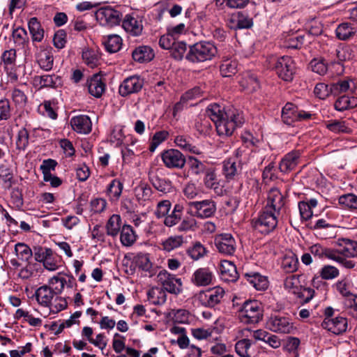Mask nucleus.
Returning a JSON list of instances; mask_svg holds the SVG:
<instances>
[{
	"label": "nucleus",
	"mask_w": 357,
	"mask_h": 357,
	"mask_svg": "<svg viewBox=\"0 0 357 357\" xmlns=\"http://www.w3.org/2000/svg\"><path fill=\"white\" fill-rule=\"evenodd\" d=\"M206 112L214 122L219 135H231L236 128L241 126L245 121L242 113L236 109L225 112L217 103L209 105Z\"/></svg>",
	"instance_id": "obj_1"
},
{
	"label": "nucleus",
	"mask_w": 357,
	"mask_h": 357,
	"mask_svg": "<svg viewBox=\"0 0 357 357\" xmlns=\"http://www.w3.org/2000/svg\"><path fill=\"white\" fill-rule=\"evenodd\" d=\"M217 54L216 47L210 42L202 41L189 47L185 59L192 63L211 60Z\"/></svg>",
	"instance_id": "obj_2"
},
{
	"label": "nucleus",
	"mask_w": 357,
	"mask_h": 357,
	"mask_svg": "<svg viewBox=\"0 0 357 357\" xmlns=\"http://www.w3.org/2000/svg\"><path fill=\"white\" fill-rule=\"evenodd\" d=\"M238 311L241 321L245 324H257L263 317L261 303L256 300L245 301Z\"/></svg>",
	"instance_id": "obj_3"
},
{
	"label": "nucleus",
	"mask_w": 357,
	"mask_h": 357,
	"mask_svg": "<svg viewBox=\"0 0 357 357\" xmlns=\"http://www.w3.org/2000/svg\"><path fill=\"white\" fill-rule=\"evenodd\" d=\"M278 215V213L264 207L259 216L252 220V226L261 234H268L277 226Z\"/></svg>",
	"instance_id": "obj_4"
},
{
	"label": "nucleus",
	"mask_w": 357,
	"mask_h": 357,
	"mask_svg": "<svg viewBox=\"0 0 357 357\" xmlns=\"http://www.w3.org/2000/svg\"><path fill=\"white\" fill-rule=\"evenodd\" d=\"M189 211L192 216L200 218H208L213 216L216 211V204L212 199H204L199 202H190Z\"/></svg>",
	"instance_id": "obj_5"
},
{
	"label": "nucleus",
	"mask_w": 357,
	"mask_h": 357,
	"mask_svg": "<svg viewBox=\"0 0 357 357\" xmlns=\"http://www.w3.org/2000/svg\"><path fill=\"white\" fill-rule=\"evenodd\" d=\"M158 283H160L164 291L178 294L181 291L182 282L181 279L176 278L174 275L167 271H161L157 275Z\"/></svg>",
	"instance_id": "obj_6"
},
{
	"label": "nucleus",
	"mask_w": 357,
	"mask_h": 357,
	"mask_svg": "<svg viewBox=\"0 0 357 357\" xmlns=\"http://www.w3.org/2000/svg\"><path fill=\"white\" fill-rule=\"evenodd\" d=\"M162 160L169 169H182L186 162L183 154L177 149H168L161 154Z\"/></svg>",
	"instance_id": "obj_7"
},
{
	"label": "nucleus",
	"mask_w": 357,
	"mask_h": 357,
	"mask_svg": "<svg viewBox=\"0 0 357 357\" xmlns=\"http://www.w3.org/2000/svg\"><path fill=\"white\" fill-rule=\"evenodd\" d=\"M225 296L224 289L220 287H215L201 292L199 298L204 306L213 307L221 303Z\"/></svg>",
	"instance_id": "obj_8"
},
{
	"label": "nucleus",
	"mask_w": 357,
	"mask_h": 357,
	"mask_svg": "<svg viewBox=\"0 0 357 357\" xmlns=\"http://www.w3.org/2000/svg\"><path fill=\"white\" fill-rule=\"evenodd\" d=\"M144 84V79L138 75H132L126 78L119 88V94L126 97L132 93L139 92Z\"/></svg>",
	"instance_id": "obj_9"
},
{
	"label": "nucleus",
	"mask_w": 357,
	"mask_h": 357,
	"mask_svg": "<svg viewBox=\"0 0 357 357\" xmlns=\"http://www.w3.org/2000/svg\"><path fill=\"white\" fill-rule=\"evenodd\" d=\"M96 17L104 24L113 26L119 24L122 19V14L110 6H105L97 10Z\"/></svg>",
	"instance_id": "obj_10"
},
{
	"label": "nucleus",
	"mask_w": 357,
	"mask_h": 357,
	"mask_svg": "<svg viewBox=\"0 0 357 357\" xmlns=\"http://www.w3.org/2000/svg\"><path fill=\"white\" fill-rule=\"evenodd\" d=\"M218 251L225 255H231L236 250V241L230 234H222L215 239Z\"/></svg>",
	"instance_id": "obj_11"
},
{
	"label": "nucleus",
	"mask_w": 357,
	"mask_h": 357,
	"mask_svg": "<svg viewBox=\"0 0 357 357\" xmlns=\"http://www.w3.org/2000/svg\"><path fill=\"white\" fill-rule=\"evenodd\" d=\"M284 196L278 188H271L264 207L280 214L284 206Z\"/></svg>",
	"instance_id": "obj_12"
},
{
	"label": "nucleus",
	"mask_w": 357,
	"mask_h": 357,
	"mask_svg": "<svg viewBox=\"0 0 357 357\" xmlns=\"http://www.w3.org/2000/svg\"><path fill=\"white\" fill-rule=\"evenodd\" d=\"M213 278V271L208 267H203L194 272L191 281L195 286L205 287L212 283Z\"/></svg>",
	"instance_id": "obj_13"
},
{
	"label": "nucleus",
	"mask_w": 357,
	"mask_h": 357,
	"mask_svg": "<svg viewBox=\"0 0 357 357\" xmlns=\"http://www.w3.org/2000/svg\"><path fill=\"white\" fill-rule=\"evenodd\" d=\"M48 284V285H43L37 289L35 292V296L38 304L43 307H48L51 305V302L56 294L54 288L52 289Z\"/></svg>",
	"instance_id": "obj_14"
},
{
	"label": "nucleus",
	"mask_w": 357,
	"mask_h": 357,
	"mask_svg": "<svg viewBox=\"0 0 357 357\" xmlns=\"http://www.w3.org/2000/svg\"><path fill=\"white\" fill-rule=\"evenodd\" d=\"M268 328L276 333H289L290 332V321L287 317L280 315L271 317L267 322Z\"/></svg>",
	"instance_id": "obj_15"
},
{
	"label": "nucleus",
	"mask_w": 357,
	"mask_h": 357,
	"mask_svg": "<svg viewBox=\"0 0 357 357\" xmlns=\"http://www.w3.org/2000/svg\"><path fill=\"white\" fill-rule=\"evenodd\" d=\"M321 326L334 334L339 335L346 331L347 319L342 317H337L331 320L323 321Z\"/></svg>",
	"instance_id": "obj_16"
},
{
	"label": "nucleus",
	"mask_w": 357,
	"mask_h": 357,
	"mask_svg": "<svg viewBox=\"0 0 357 357\" xmlns=\"http://www.w3.org/2000/svg\"><path fill=\"white\" fill-rule=\"evenodd\" d=\"M204 174V183L206 188L213 190L218 195H222L225 190L218 180L214 169L208 168Z\"/></svg>",
	"instance_id": "obj_17"
},
{
	"label": "nucleus",
	"mask_w": 357,
	"mask_h": 357,
	"mask_svg": "<svg viewBox=\"0 0 357 357\" xmlns=\"http://www.w3.org/2000/svg\"><path fill=\"white\" fill-rule=\"evenodd\" d=\"M89 93L96 97L100 98L105 91V84L99 74L93 75L87 82Z\"/></svg>",
	"instance_id": "obj_18"
},
{
	"label": "nucleus",
	"mask_w": 357,
	"mask_h": 357,
	"mask_svg": "<svg viewBox=\"0 0 357 357\" xmlns=\"http://www.w3.org/2000/svg\"><path fill=\"white\" fill-rule=\"evenodd\" d=\"M70 124L73 129L79 133L87 134L91 130V119L86 115H79L72 118Z\"/></svg>",
	"instance_id": "obj_19"
},
{
	"label": "nucleus",
	"mask_w": 357,
	"mask_h": 357,
	"mask_svg": "<svg viewBox=\"0 0 357 357\" xmlns=\"http://www.w3.org/2000/svg\"><path fill=\"white\" fill-rule=\"evenodd\" d=\"M221 278L226 282H235L238 278V273L234 263L224 260L220 265Z\"/></svg>",
	"instance_id": "obj_20"
},
{
	"label": "nucleus",
	"mask_w": 357,
	"mask_h": 357,
	"mask_svg": "<svg viewBox=\"0 0 357 357\" xmlns=\"http://www.w3.org/2000/svg\"><path fill=\"white\" fill-rule=\"evenodd\" d=\"M149 178L152 185L162 193L170 192L172 190V184L169 179L159 176L155 174L149 173Z\"/></svg>",
	"instance_id": "obj_21"
},
{
	"label": "nucleus",
	"mask_w": 357,
	"mask_h": 357,
	"mask_svg": "<svg viewBox=\"0 0 357 357\" xmlns=\"http://www.w3.org/2000/svg\"><path fill=\"white\" fill-rule=\"evenodd\" d=\"M244 277L257 290L261 291L268 288V281L266 277L263 276L257 272L245 273Z\"/></svg>",
	"instance_id": "obj_22"
},
{
	"label": "nucleus",
	"mask_w": 357,
	"mask_h": 357,
	"mask_svg": "<svg viewBox=\"0 0 357 357\" xmlns=\"http://www.w3.org/2000/svg\"><path fill=\"white\" fill-rule=\"evenodd\" d=\"M349 89H351V91H354L356 89L354 81L349 77L344 79H340L337 82L331 84L330 91H332V94L334 96L344 93Z\"/></svg>",
	"instance_id": "obj_23"
},
{
	"label": "nucleus",
	"mask_w": 357,
	"mask_h": 357,
	"mask_svg": "<svg viewBox=\"0 0 357 357\" xmlns=\"http://www.w3.org/2000/svg\"><path fill=\"white\" fill-rule=\"evenodd\" d=\"M122 26L126 31L133 36L140 35L143 29L142 22L130 15H126L123 20Z\"/></svg>",
	"instance_id": "obj_24"
},
{
	"label": "nucleus",
	"mask_w": 357,
	"mask_h": 357,
	"mask_svg": "<svg viewBox=\"0 0 357 357\" xmlns=\"http://www.w3.org/2000/svg\"><path fill=\"white\" fill-rule=\"evenodd\" d=\"M132 56L135 61L144 63L151 61L154 58V53L149 46H139L132 52Z\"/></svg>",
	"instance_id": "obj_25"
},
{
	"label": "nucleus",
	"mask_w": 357,
	"mask_h": 357,
	"mask_svg": "<svg viewBox=\"0 0 357 357\" xmlns=\"http://www.w3.org/2000/svg\"><path fill=\"white\" fill-rule=\"evenodd\" d=\"M342 243L339 249L335 250V252L347 257H357V241L346 238L342 239Z\"/></svg>",
	"instance_id": "obj_26"
},
{
	"label": "nucleus",
	"mask_w": 357,
	"mask_h": 357,
	"mask_svg": "<svg viewBox=\"0 0 357 357\" xmlns=\"http://www.w3.org/2000/svg\"><path fill=\"white\" fill-rule=\"evenodd\" d=\"M28 26L32 40L33 42H41L44 38V29L38 18L36 17H31L28 22Z\"/></svg>",
	"instance_id": "obj_27"
},
{
	"label": "nucleus",
	"mask_w": 357,
	"mask_h": 357,
	"mask_svg": "<svg viewBox=\"0 0 357 357\" xmlns=\"http://www.w3.org/2000/svg\"><path fill=\"white\" fill-rule=\"evenodd\" d=\"M123 189V184L119 179H113L106 189V195L111 202L119 199Z\"/></svg>",
	"instance_id": "obj_28"
},
{
	"label": "nucleus",
	"mask_w": 357,
	"mask_h": 357,
	"mask_svg": "<svg viewBox=\"0 0 357 357\" xmlns=\"http://www.w3.org/2000/svg\"><path fill=\"white\" fill-rule=\"evenodd\" d=\"M289 56H283L280 57L275 65V70L278 76L284 81H289L290 75H289Z\"/></svg>",
	"instance_id": "obj_29"
},
{
	"label": "nucleus",
	"mask_w": 357,
	"mask_h": 357,
	"mask_svg": "<svg viewBox=\"0 0 357 357\" xmlns=\"http://www.w3.org/2000/svg\"><path fill=\"white\" fill-rule=\"evenodd\" d=\"M137 236L130 225H124L121 230L120 240L124 246H131L136 241Z\"/></svg>",
	"instance_id": "obj_30"
},
{
	"label": "nucleus",
	"mask_w": 357,
	"mask_h": 357,
	"mask_svg": "<svg viewBox=\"0 0 357 357\" xmlns=\"http://www.w3.org/2000/svg\"><path fill=\"white\" fill-rule=\"evenodd\" d=\"M104 39L102 43L107 51L110 53H114L120 50L122 45V39L119 36L116 34L109 35L107 37H104Z\"/></svg>",
	"instance_id": "obj_31"
},
{
	"label": "nucleus",
	"mask_w": 357,
	"mask_h": 357,
	"mask_svg": "<svg viewBox=\"0 0 357 357\" xmlns=\"http://www.w3.org/2000/svg\"><path fill=\"white\" fill-rule=\"evenodd\" d=\"M240 84L248 93H252L259 87L257 77L251 73L245 75L240 81Z\"/></svg>",
	"instance_id": "obj_32"
},
{
	"label": "nucleus",
	"mask_w": 357,
	"mask_h": 357,
	"mask_svg": "<svg viewBox=\"0 0 357 357\" xmlns=\"http://www.w3.org/2000/svg\"><path fill=\"white\" fill-rule=\"evenodd\" d=\"M35 79L38 80L41 87L56 88L61 84V79L56 75H44L36 77Z\"/></svg>",
	"instance_id": "obj_33"
},
{
	"label": "nucleus",
	"mask_w": 357,
	"mask_h": 357,
	"mask_svg": "<svg viewBox=\"0 0 357 357\" xmlns=\"http://www.w3.org/2000/svg\"><path fill=\"white\" fill-rule=\"evenodd\" d=\"M357 106V98L354 96H342L335 102V108L338 111H344Z\"/></svg>",
	"instance_id": "obj_34"
},
{
	"label": "nucleus",
	"mask_w": 357,
	"mask_h": 357,
	"mask_svg": "<svg viewBox=\"0 0 357 357\" xmlns=\"http://www.w3.org/2000/svg\"><path fill=\"white\" fill-rule=\"evenodd\" d=\"M148 299L154 305H161L166 301V294L159 287H153L148 293Z\"/></svg>",
	"instance_id": "obj_35"
},
{
	"label": "nucleus",
	"mask_w": 357,
	"mask_h": 357,
	"mask_svg": "<svg viewBox=\"0 0 357 357\" xmlns=\"http://www.w3.org/2000/svg\"><path fill=\"white\" fill-rule=\"evenodd\" d=\"M310 250L314 257H317L319 259L326 257L329 259H331L332 258L334 257V249L328 248L319 244H315L312 245L310 248Z\"/></svg>",
	"instance_id": "obj_36"
},
{
	"label": "nucleus",
	"mask_w": 357,
	"mask_h": 357,
	"mask_svg": "<svg viewBox=\"0 0 357 357\" xmlns=\"http://www.w3.org/2000/svg\"><path fill=\"white\" fill-rule=\"evenodd\" d=\"M174 142L177 146L181 149L190 151L195 154H200L201 152L196 146L192 145L190 143V139L183 135L176 136L174 139Z\"/></svg>",
	"instance_id": "obj_37"
},
{
	"label": "nucleus",
	"mask_w": 357,
	"mask_h": 357,
	"mask_svg": "<svg viewBox=\"0 0 357 357\" xmlns=\"http://www.w3.org/2000/svg\"><path fill=\"white\" fill-rule=\"evenodd\" d=\"M82 59L90 68H93L99 64L100 56L97 51L86 49L82 52Z\"/></svg>",
	"instance_id": "obj_38"
},
{
	"label": "nucleus",
	"mask_w": 357,
	"mask_h": 357,
	"mask_svg": "<svg viewBox=\"0 0 357 357\" xmlns=\"http://www.w3.org/2000/svg\"><path fill=\"white\" fill-rule=\"evenodd\" d=\"M37 61L40 67L43 70L47 71L52 68L54 59L48 51H41L38 55Z\"/></svg>",
	"instance_id": "obj_39"
},
{
	"label": "nucleus",
	"mask_w": 357,
	"mask_h": 357,
	"mask_svg": "<svg viewBox=\"0 0 357 357\" xmlns=\"http://www.w3.org/2000/svg\"><path fill=\"white\" fill-rule=\"evenodd\" d=\"M121 218L119 215H112L109 219L107 225V234L112 236H116L121 229Z\"/></svg>",
	"instance_id": "obj_40"
},
{
	"label": "nucleus",
	"mask_w": 357,
	"mask_h": 357,
	"mask_svg": "<svg viewBox=\"0 0 357 357\" xmlns=\"http://www.w3.org/2000/svg\"><path fill=\"white\" fill-rule=\"evenodd\" d=\"M220 71L223 77H231L237 72V62L229 59L223 61L220 66Z\"/></svg>",
	"instance_id": "obj_41"
},
{
	"label": "nucleus",
	"mask_w": 357,
	"mask_h": 357,
	"mask_svg": "<svg viewBox=\"0 0 357 357\" xmlns=\"http://www.w3.org/2000/svg\"><path fill=\"white\" fill-rule=\"evenodd\" d=\"M187 253L193 260H198L206 255L207 250L200 242L197 241L187 250Z\"/></svg>",
	"instance_id": "obj_42"
},
{
	"label": "nucleus",
	"mask_w": 357,
	"mask_h": 357,
	"mask_svg": "<svg viewBox=\"0 0 357 357\" xmlns=\"http://www.w3.org/2000/svg\"><path fill=\"white\" fill-rule=\"evenodd\" d=\"M15 251L19 259L28 261L33 256L31 249L24 243H17L15 246Z\"/></svg>",
	"instance_id": "obj_43"
},
{
	"label": "nucleus",
	"mask_w": 357,
	"mask_h": 357,
	"mask_svg": "<svg viewBox=\"0 0 357 357\" xmlns=\"http://www.w3.org/2000/svg\"><path fill=\"white\" fill-rule=\"evenodd\" d=\"M183 243V237L182 236H173L167 238L162 243L164 250L170 252L177 248H179Z\"/></svg>",
	"instance_id": "obj_44"
},
{
	"label": "nucleus",
	"mask_w": 357,
	"mask_h": 357,
	"mask_svg": "<svg viewBox=\"0 0 357 357\" xmlns=\"http://www.w3.org/2000/svg\"><path fill=\"white\" fill-rule=\"evenodd\" d=\"M314 293L313 289L305 287L303 284H301L300 289L298 290L294 289L292 291V294L296 295L300 299V302L303 304L309 302L312 298Z\"/></svg>",
	"instance_id": "obj_45"
},
{
	"label": "nucleus",
	"mask_w": 357,
	"mask_h": 357,
	"mask_svg": "<svg viewBox=\"0 0 357 357\" xmlns=\"http://www.w3.org/2000/svg\"><path fill=\"white\" fill-rule=\"evenodd\" d=\"M0 179L3 182L6 188H10L14 183L13 173L11 168L6 166H0Z\"/></svg>",
	"instance_id": "obj_46"
},
{
	"label": "nucleus",
	"mask_w": 357,
	"mask_h": 357,
	"mask_svg": "<svg viewBox=\"0 0 357 357\" xmlns=\"http://www.w3.org/2000/svg\"><path fill=\"white\" fill-rule=\"evenodd\" d=\"M354 33V29L349 23H342L336 29V36L340 40H347Z\"/></svg>",
	"instance_id": "obj_47"
},
{
	"label": "nucleus",
	"mask_w": 357,
	"mask_h": 357,
	"mask_svg": "<svg viewBox=\"0 0 357 357\" xmlns=\"http://www.w3.org/2000/svg\"><path fill=\"white\" fill-rule=\"evenodd\" d=\"M187 163L192 172L196 175L204 173L208 169L204 163L193 156L188 158Z\"/></svg>",
	"instance_id": "obj_48"
},
{
	"label": "nucleus",
	"mask_w": 357,
	"mask_h": 357,
	"mask_svg": "<svg viewBox=\"0 0 357 357\" xmlns=\"http://www.w3.org/2000/svg\"><path fill=\"white\" fill-rule=\"evenodd\" d=\"M136 196L138 199H142L144 201L150 199L153 190L151 188L144 183H141L135 189Z\"/></svg>",
	"instance_id": "obj_49"
},
{
	"label": "nucleus",
	"mask_w": 357,
	"mask_h": 357,
	"mask_svg": "<svg viewBox=\"0 0 357 357\" xmlns=\"http://www.w3.org/2000/svg\"><path fill=\"white\" fill-rule=\"evenodd\" d=\"M186 43L183 41H176L170 49L172 56L176 60H181L186 52Z\"/></svg>",
	"instance_id": "obj_50"
},
{
	"label": "nucleus",
	"mask_w": 357,
	"mask_h": 357,
	"mask_svg": "<svg viewBox=\"0 0 357 357\" xmlns=\"http://www.w3.org/2000/svg\"><path fill=\"white\" fill-rule=\"evenodd\" d=\"M68 306L66 300L61 296H56L54 300L51 302V305L47 307L50 308V313L56 314L63 310Z\"/></svg>",
	"instance_id": "obj_51"
},
{
	"label": "nucleus",
	"mask_w": 357,
	"mask_h": 357,
	"mask_svg": "<svg viewBox=\"0 0 357 357\" xmlns=\"http://www.w3.org/2000/svg\"><path fill=\"white\" fill-rule=\"evenodd\" d=\"M237 173V167L234 161L228 160L223 162V174L227 180L233 179Z\"/></svg>",
	"instance_id": "obj_52"
},
{
	"label": "nucleus",
	"mask_w": 357,
	"mask_h": 357,
	"mask_svg": "<svg viewBox=\"0 0 357 357\" xmlns=\"http://www.w3.org/2000/svg\"><path fill=\"white\" fill-rule=\"evenodd\" d=\"M134 261L136 265L143 271H148L151 269L152 264L147 254L138 253L135 257Z\"/></svg>",
	"instance_id": "obj_53"
},
{
	"label": "nucleus",
	"mask_w": 357,
	"mask_h": 357,
	"mask_svg": "<svg viewBox=\"0 0 357 357\" xmlns=\"http://www.w3.org/2000/svg\"><path fill=\"white\" fill-rule=\"evenodd\" d=\"M341 205L351 209H357V196L354 194H346L339 198Z\"/></svg>",
	"instance_id": "obj_54"
},
{
	"label": "nucleus",
	"mask_w": 357,
	"mask_h": 357,
	"mask_svg": "<svg viewBox=\"0 0 357 357\" xmlns=\"http://www.w3.org/2000/svg\"><path fill=\"white\" fill-rule=\"evenodd\" d=\"M14 43L18 45H24L28 41L26 31L22 27L14 29L12 33Z\"/></svg>",
	"instance_id": "obj_55"
},
{
	"label": "nucleus",
	"mask_w": 357,
	"mask_h": 357,
	"mask_svg": "<svg viewBox=\"0 0 357 357\" xmlns=\"http://www.w3.org/2000/svg\"><path fill=\"white\" fill-rule=\"evenodd\" d=\"M330 91L331 84L328 85L324 83H318L314 87V93L319 99L324 100L328 97L329 95L332 94V91Z\"/></svg>",
	"instance_id": "obj_56"
},
{
	"label": "nucleus",
	"mask_w": 357,
	"mask_h": 357,
	"mask_svg": "<svg viewBox=\"0 0 357 357\" xmlns=\"http://www.w3.org/2000/svg\"><path fill=\"white\" fill-rule=\"evenodd\" d=\"M336 54L338 59L341 61L352 59L354 56L353 48L349 45L337 48L336 50Z\"/></svg>",
	"instance_id": "obj_57"
},
{
	"label": "nucleus",
	"mask_w": 357,
	"mask_h": 357,
	"mask_svg": "<svg viewBox=\"0 0 357 357\" xmlns=\"http://www.w3.org/2000/svg\"><path fill=\"white\" fill-rule=\"evenodd\" d=\"M29 132L23 128L17 133L16 146L19 150H24L29 144Z\"/></svg>",
	"instance_id": "obj_58"
},
{
	"label": "nucleus",
	"mask_w": 357,
	"mask_h": 357,
	"mask_svg": "<svg viewBox=\"0 0 357 357\" xmlns=\"http://www.w3.org/2000/svg\"><path fill=\"white\" fill-rule=\"evenodd\" d=\"M251 347L250 340L248 339H243L238 341L235 345L236 353L242 357H248V351Z\"/></svg>",
	"instance_id": "obj_59"
},
{
	"label": "nucleus",
	"mask_w": 357,
	"mask_h": 357,
	"mask_svg": "<svg viewBox=\"0 0 357 357\" xmlns=\"http://www.w3.org/2000/svg\"><path fill=\"white\" fill-rule=\"evenodd\" d=\"M320 275L324 280H332L339 275V270L335 266L326 265L321 269Z\"/></svg>",
	"instance_id": "obj_60"
},
{
	"label": "nucleus",
	"mask_w": 357,
	"mask_h": 357,
	"mask_svg": "<svg viewBox=\"0 0 357 357\" xmlns=\"http://www.w3.org/2000/svg\"><path fill=\"white\" fill-rule=\"evenodd\" d=\"M171 206L172 204L169 200L159 202L155 211V215L158 218L165 217L169 211Z\"/></svg>",
	"instance_id": "obj_61"
},
{
	"label": "nucleus",
	"mask_w": 357,
	"mask_h": 357,
	"mask_svg": "<svg viewBox=\"0 0 357 357\" xmlns=\"http://www.w3.org/2000/svg\"><path fill=\"white\" fill-rule=\"evenodd\" d=\"M326 128L335 132H349V128H348L344 121H331L327 125Z\"/></svg>",
	"instance_id": "obj_62"
},
{
	"label": "nucleus",
	"mask_w": 357,
	"mask_h": 357,
	"mask_svg": "<svg viewBox=\"0 0 357 357\" xmlns=\"http://www.w3.org/2000/svg\"><path fill=\"white\" fill-rule=\"evenodd\" d=\"M310 65L312 70L320 75H323L327 72V65L323 60L314 59L311 61Z\"/></svg>",
	"instance_id": "obj_63"
},
{
	"label": "nucleus",
	"mask_w": 357,
	"mask_h": 357,
	"mask_svg": "<svg viewBox=\"0 0 357 357\" xmlns=\"http://www.w3.org/2000/svg\"><path fill=\"white\" fill-rule=\"evenodd\" d=\"M33 255L36 261L43 262L47 257L52 256V250L50 248L36 247L34 248Z\"/></svg>",
	"instance_id": "obj_64"
}]
</instances>
